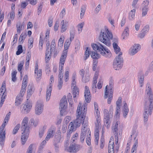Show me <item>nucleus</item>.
I'll list each match as a JSON object with an SVG mask.
<instances>
[{"label": "nucleus", "mask_w": 153, "mask_h": 153, "mask_svg": "<svg viewBox=\"0 0 153 153\" xmlns=\"http://www.w3.org/2000/svg\"><path fill=\"white\" fill-rule=\"evenodd\" d=\"M87 105L85 104H82L79 102L76 111V118L73 122L70 123L67 137H70L71 134L73 131L76 130L77 127H79L84 120L86 113Z\"/></svg>", "instance_id": "obj_1"}, {"label": "nucleus", "mask_w": 153, "mask_h": 153, "mask_svg": "<svg viewBox=\"0 0 153 153\" xmlns=\"http://www.w3.org/2000/svg\"><path fill=\"white\" fill-rule=\"evenodd\" d=\"M113 35L107 26H105L100 31L99 36V40L102 43L108 47L111 45V40L112 39Z\"/></svg>", "instance_id": "obj_2"}, {"label": "nucleus", "mask_w": 153, "mask_h": 153, "mask_svg": "<svg viewBox=\"0 0 153 153\" xmlns=\"http://www.w3.org/2000/svg\"><path fill=\"white\" fill-rule=\"evenodd\" d=\"M28 117H24L22 122L21 141L22 145L25 144L29 137L30 130V127L28 126Z\"/></svg>", "instance_id": "obj_3"}, {"label": "nucleus", "mask_w": 153, "mask_h": 153, "mask_svg": "<svg viewBox=\"0 0 153 153\" xmlns=\"http://www.w3.org/2000/svg\"><path fill=\"white\" fill-rule=\"evenodd\" d=\"M91 45L93 50L98 51L104 57L109 58L111 56L112 53L110 50L101 43L99 42L92 43Z\"/></svg>", "instance_id": "obj_4"}, {"label": "nucleus", "mask_w": 153, "mask_h": 153, "mask_svg": "<svg viewBox=\"0 0 153 153\" xmlns=\"http://www.w3.org/2000/svg\"><path fill=\"white\" fill-rule=\"evenodd\" d=\"M113 106L112 105H111L108 111L107 109H104L103 111L104 125L108 129L110 127L111 123L110 119L113 117Z\"/></svg>", "instance_id": "obj_5"}, {"label": "nucleus", "mask_w": 153, "mask_h": 153, "mask_svg": "<svg viewBox=\"0 0 153 153\" xmlns=\"http://www.w3.org/2000/svg\"><path fill=\"white\" fill-rule=\"evenodd\" d=\"M90 134L89 128L87 124L83 125L82 126L80 137V140L83 142L86 136H87L86 143L87 145L90 146L91 144V138L90 137Z\"/></svg>", "instance_id": "obj_6"}, {"label": "nucleus", "mask_w": 153, "mask_h": 153, "mask_svg": "<svg viewBox=\"0 0 153 153\" xmlns=\"http://www.w3.org/2000/svg\"><path fill=\"white\" fill-rule=\"evenodd\" d=\"M123 64V60L122 56H117L113 61V67L115 70L119 71L122 68Z\"/></svg>", "instance_id": "obj_7"}, {"label": "nucleus", "mask_w": 153, "mask_h": 153, "mask_svg": "<svg viewBox=\"0 0 153 153\" xmlns=\"http://www.w3.org/2000/svg\"><path fill=\"white\" fill-rule=\"evenodd\" d=\"M51 29L50 28H48L45 31L44 37H43V34L42 33L40 34V39L39 43V48L40 50H42V46L43 44L44 41L48 42L50 37V33Z\"/></svg>", "instance_id": "obj_8"}, {"label": "nucleus", "mask_w": 153, "mask_h": 153, "mask_svg": "<svg viewBox=\"0 0 153 153\" xmlns=\"http://www.w3.org/2000/svg\"><path fill=\"white\" fill-rule=\"evenodd\" d=\"M153 107V104L151 102H150V104L149 102V104L146 105L143 114L144 120L145 122L148 121L149 115H151L152 114Z\"/></svg>", "instance_id": "obj_9"}, {"label": "nucleus", "mask_w": 153, "mask_h": 153, "mask_svg": "<svg viewBox=\"0 0 153 153\" xmlns=\"http://www.w3.org/2000/svg\"><path fill=\"white\" fill-rule=\"evenodd\" d=\"M67 102L65 97H63L60 101L59 105L60 114L62 115H65L67 114Z\"/></svg>", "instance_id": "obj_10"}, {"label": "nucleus", "mask_w": 153, "mask_h": 153, "mask_svg": "<svg viewBox=\"0 0 153 153\" xmlns=\"http://www.w3.org/2000/svg\"><path fill=\"white\" fill-rule=\"evenodd\" d=\"M7 94L5 84L3 83L0 89V107H1L4 103L7 97Z\"/></svg>", "instance_id": "obj_11"}, {"label": "nucleus", "mask_w": 153, "mask_h": 153, "mask_svg": "<svg viewBox=\"0 0 153 153\" xmlns=\"http://www.w3.org/2000/svg\"><path fill=\"white\" fill-rule=\"evenodd\" d=\"M27 82L28 76L27 75H25L23 79L21 89L17 95L24 97L27 86Z\"/></svg>", "instance_id": "obj_12"}, {"label": "nucleus", "mask_w": 153, "mask_h": 153, "mask_svg": "<svg viewBox=\"0 0 153 153\" xmlns=\"http://www.w3.org/2000/svg\"><path fill=\"white\" fill-rule=\"evenodd\" d=\"M107 87L104 90V97L105 99L107 98V103L110 104L113 99V89H107Z\"/></svg>", "instance_id": "obj_13"}, {"label": "nucleus", "mask_w": 153, "mask_h": 153, "mask_svg": "<svg viewBox=\"0 0 153 153\" xmlns=\"http://www.w3.org/2000/svg\"><path fill=\"white\" fill-rule=\"evenodd\" d=\"M32 108V103L30 102H27L21 106L20 111L22 113L27 114L30 112Z\"/></svg>", "instance_id": "obj_14"}, {"label": "nucleus", "mask_w": 153, "mask_h": 153, "mask_svg": "<svg viewBox=\"0 0 153 153\" xmlns=\"http://www.w3.org/2000/svg\"><path fill=\"white\" fill-rule=\"evenodd\" d=\"M67 51H63L60 58L59 66V71L62 73L63 66L67 56Z\"/></svg>", "instance_id": "obj_15"}, {"label": "nucleus", "mask_w": 153, "mask_h": 153, "mask_svg": "<svg viewBox=\"0 0 153 153\" xmlns=\"http://www.w3.org/2000/svg\"><path fill=\"white\" fill-rule=\"evenodd\" d=\"M120 125V122L119 119H114L113 122L111 129L114 134L116 137L118 133V128Z\"/></svg>", "instance_id": "obj_16"}, {"label": "nucleus", "mask_w": 153, "mask_h": 153, "mask_svg": "<svg viewBox=\"0 0 153 153\" xmlns=\"http://www.w3.org/2000/svg\"><path fill=\"white\" fill-rule=\"evenodd\" d=\"M141 48L140 45L138 44L133 45L128 50V53L131 56H133L137 53Z\"/></svg>", "instance_id": "obj_17"}, {"label": "nucleus", "mask_w": 153, "mask_h": 153, "mask_svg": "<svg viewBox=\"0 0 153 153\" xmlns=\"http://www.w3.org/2000/svg\"><path fill=\"white\" fill-rule=\"evenodd\" d=\"M44 109V104L40 101H38L36 104L35 113L38 115H40L42 113Z\"/></svg>", "instance_id": "obj_18"}, {"label": "nucleus", "mask_w": 153, "mask_h": 153, "mask_svg": "<svg viewBox=\"0 0 153 153\" xmlns=\"http://www.w3.org/2000/svg\"><path fill=\"white\" fill-rule=\"evenodd\" d=\"M115 40V41L113 44V46L114 52L117 54H118L117 56H121L123 54V53L121 51L120 49L117 44L118 39H116Z\"/></svg>", "instance_id": "obj_19"}, {"label": "nucleus", "mask_w": 153, "mask_h": 153, "mask_svg": "<svg viewBox=\"0 0 153 153\" xmlns=\"http://www.w3.org/2000/svg\"><path fill=\"white\" fill-rule=\"evenodd\" d=\"M91 96L90 91L89 88L87 86H85L84 97L85 101L87 103H89L91 100Z\"/></svg>", "instance_id": "obj_20"}, {"label": "nucleus", "mask_w": 153, "mask_h": 153, "mask_svg": "<svg viewBox=\"0 0 153 153\" xmlns=\"http://www.w3.org/2000/svg\"><path fill=\"white\" fill-rule=\"evenodd\" d=\"M66 144L65 145V150L68 152L74 153L77 152L79 150V146L74 144L71 145L68 147H66Z\"/></svg>", "instance_id": "obj_21"}, {"label": "nucleus", "mask_w": 153, "mask_h": 153, "mask_svg": "<svg viewBox=\"0 0 153 153\" xmlns=\"http://www.w3.org/2000/svg\"><path fill=\"white\" fill-rule=\"evenodd\" d=\"M61 25L60 32L61 33H63L68 30L69 25V21L65 19L61 21Z\"/></svg>", "instance_id": "obj_22"}, {"label": "nucleus", "mask_w": 153, "mask_h": 153, "mask_svg": "<svg viewBox=\"0 0 153 153\" xmlns=\"http://www.w3.org/2000/svg\"><path fill=\"white\" fill-rule=\"evenodd\" d=\"M10 112H9L6 116L3 122L0 127V131L5 132L4 127L7 124L10 117Z\"/></svg>", "instance_id": "obj_23"}, {"label": "nucleus", "mask_w": 153, "mask_h": 153, "mask_svg": "<svg viewBox=\"0 0 153 153\" xmlns=\"http://www.w3.org/2000/svg\"><path fill=\"white\" fill-rule=\"evenodd\" d=\"M34 74L35 76L36 77L37 80H39L41 78L42 75V70L39 69L38 65L37 64H36L35 66L34 70Z\"/></svg>", "instance_id": "obj_24"}, {"label": "nucleus", "mask_w": 153, "mask_h": 153, "mask_svg": "<svg viewBox=\"0 0 153 153\" xmlns=\"http://www.w3.org/2000/svg\"><path fill=\"white\" fill-rule=\"evenodd\" d=\"M34 90V89L33 84L32 83L29 84L27 87V100H29L33 93Z\"/></svg>", "instance_id": "obj_25"}, {"label": "nucleus", "mask_w": 153, "mask_h": 153, "mask_svg": "<svg viewBox=\"0 0 153 153\" xmlns=\"http://www.w3.org/2000/svg\"><path fill=\"white\" fill-rule=\"evenodd\" d=\"M55 127L53 126L51 127L49 129L47 135L45 138L46 141H48L50 138L53 137V134L55 132Z\"/></svg>", "instance_id": "obj_26"}, {"label": "nucleus", "mask_w": 153, "mask_h": 153, "mask_svg": "<svg viewBox=\"0 0 153 153\" xmlns=\"http://www.w3.org/2000/svg\"><path fill=\"white\" fill-rule=\"evenodd\" d=\"M129 26H126L121 35V37L123 39H126L129 36Z\"/></svg>", "instance_id": "obj_27"}, {"label": "nucleus", "mask_w": 153, "mask_h": 153, "mask_svg": "<svg viewBox=\"0 0 153 153\" xmlns=\"http://www.w3.org/2000/svg\"><path fill=\"white\" fill-rule=\"evenodd\" d=\"M149 26L148 25H146L144 26L139 35V37L140 38H143L149 32Z\"/></svg>", "instance_id": "obj_28"}, {"label": "nucleus", "mask_w": 153, "mask_h": 153, "mask_svg": "<svg viewBox=\"0 0 153 153\" xmlns=\"http://www.w3.org/2000/svg\"><path fill=\"white\" fill-rule=\"evenodd\" d=\"M94 115L95 118H100V113L99 110V108L97 103L94 102Z\"/></svg>", "instance_id": "obj_29"}, {"label": "nucleus", "mask_w": 153, "mask_h": 153, "mask_svg": "<svg viewBox=\"0 0 153 153\" xmlns=\"http://www.w3.org/2000/svg\"><path fill=\"white\" fill-rule=\"evenodd\" d=\"M114 138L113 137L110 138L108 145L109 153H114Z\"/></svg>", "instance_id": "obj_30"}, {"label": "nucleus", "mask_w": 153, "mask_h": 153, "mask_svg": "<svg viewBox=\"0 0 153 153\" xmlns=\"http://www.w3.org/2000/svg\"><path fill=\"white\" fill-rule=\"evenodd\" d=\"M123 105L122 108V111L123 116L126 118L128 114L129 111V109L127 104L125 102H123Z\"/></svg>", "instance_id": "obj_31"}, {"label": "nucleus", "mask_w": 153, "mask_h": 153, "mask_svg": "<svg viewBox=\"0 0 153 153\" xmlns=\"http://www.w3.org/2000/svg\"><path fill=\"white\" fill-rule=\"evenodd\" d=\"M62 73H61L59 71V80L58 85V88L59 90L61 89L62 86L63 85V76Z\"/></svg>", "instance_id": "obj_32"}, {"label": "nucleus", "mask_w": 153, "mask_h": 153, "mask_svg": "<svg viewBox=\"0 0 153 153\" xmlns=\"http://www.w3.org/2000/svg\"><path fill=\"white\" fill-rule=\"evenodd\" d=\"M136 10L133 9L131 10L128 14V19L130 21L134 20L135 19Z\"/></svg>", "instance_id": "obj_33"}, {"label": "nucleus", "mask_w": 153, "mask_h": 153, "mask_svg": "<svg viewBox=\"0 0 153 153\" xmlns=\"http://www.w3.org/2000/svg\"><path fill=\"white\" fill-rule=\"evenodd\" d=\"M74 100L78 96L79 90L76 86L71 87Z\"/></svg>", "instance_id": "obj_34"}, {"label": "nucleus", "mask_w": 153, "mask_h": 153, "mask_svg": "<svg viewBox=\"0 0 153 153\" xmlns=\"http://www.w3.org/2000/svg\"><path fill=\"white\" fill-rule=\"evenodd\" d=\"M5 132L0 131V144L2 146L4 145L5 140Z\"/></svg>", "instance_id": "obj_35"}, {"label": "nucleus", "mask_w": 153, "mask_h": 153, "mask_svg": "<svg viewBox=\"0 0 153 153\" xmlns=\"http://www.w3.org/2000/svg\"><path fill=\"white\" fill-rule=\"evenodd\" d=\"M95 129H100L101 127V118H95Z\"/></svg>", "instance_id": "obj_36"}, {"label": "nucleus", "mask_w": 153, "mask_h": 153, "mask_svg": "<svg viewBox=\"0 0 153 153\" xmlns=\"http://www.w3.org/2000/svg\"><path fill=\"white\" fill-rule=\"evenodd\" d=\"M65 39V36L64 35L60 36L58 42V47L59 49L61 48L62 47Z\"/></svg>", "instance_id": "obj_37"}, {"label": "nucleus", "mask_w": 153, "mask_h": 153, "mask_svg": "<svg viewBox=\"0 0 153 153\" xmlns=\"http://www.w3.org/2000/svg\"><path fill=\"white\" fill-rule=\"evenodd\" d=\"M146 93L149 97H152V91L151 88V85L149 83H147V84L146 88Z\"/></svg>", "instance_id": "obj_38"}, {"label": "nucleus", "mask_w": 153, "mask_h": 153, "mask_svg": "<svg viewBox=\"0 0 153 153\" xmlns=\"http://www.w3.org/2000/svg\"><path fill=\"white\" fill-rule=\"evenodd\" d=\"M91 56L94 59H100L101 57V55L97 52L94 51H91Z\"/></svg>", "instance_id": "obj_39"}, {"label": "nucleus", "mask_w": 153, "mask_h": 153, "mask_svg": "<svg viewBox=\"0 0 153 153\" xmlns=\"http://www.w3.org/2000/svg\"><path fill=\"white\" fill-rule=\"evenodd\" d=\"M91 48L89 47H87L85 48V56L84 57V60H86L91 54Z\"/></svg>", "instance_id": "obj_40"}, {"label": "nucleus", "mask_w": 153, "mask_h": 153, "mask_svg": "<svg viewBox=\"0 0 153 153\" xmlns=\"http://www.w3.org/2000/svg\"><path fill=\"white\" fill-rule=\"evenodd\" d=\"M23 97L17 95L15 100V105L16 106L19 105L22 102Z\"/></svg>", "instance_id": "obj_41"}, {"label": "nucleus", "mask_w": 153, "mask_h": 153, "mask_svg": "<svg viewBox=\"0 0 153 153\" xmlns=\"http://www.w3.org/2000/svg\"><path fill=\"white\" fill-rule=\"evenodd\" d=\"M27 37V35L25 33H22L19 39V44H22Z\"/></svg>", "instance_id": "obj_42"}, {"label": "nucleus", "mask_w": 153, "mask_h": 153, "mask_svg": "<svg viewBox=\"0 0 153 153\" xmlns=\"http://www.w3.org/2000/svg\"><path fill=\"white\" fill-rule=\"evenodd\" d=\"M120 108L116 107L115 115L114 116V119H119L120 115Z\"/></svg>", "instance_id": "obj_43"}, {"label": "nucleus", "mask_w": 153, "mask_h": 153, "mask_svg": "<svg viewBox=\"0 0 153 153\" xmlns=\"http://www.w3.org/2000/svg\"><path fill=\"white\" fill-rule=\"evenodd\" d=\"M100 129H95L94 132L95 141L96 144H98L99 139V132Z\"/></svg>", "instance_id": "obj_44"}, {"label": "nucleus", "mask_w": 153, "mask_h": 153, "mask_svg": "<svg viewBox=\"0 0 153 153\" xmlns=\"http://www.w3.org/2000/svg\"><path fill=\"white\" fill-rule=\"evenodd\" d=\"M68 100L69 103V107L71 109L74 108L73 102L72 100V97L70 94L68 95Z\"/></svg>", "instance_id": "obj_45"}, {"label": "nucleus", "mask_w": 153, "mask_h": 153, "mask_svg": "<svg viewBox=\"0 0 153 153\" xmlns=\"http://www.w3.org/2000/svg\"><path fill=\"white\" fill-rule=\"evenodd\" d=\"M76 74L74 73L73 74L72 77L71 87L76 86Z\"/></svg>", "instance_id": "obj_46"}, {"label": "nucleus", "mask_w": 153, "mask_h": 153, "mask_svg": "<svg viewBox=\"0 0 153 153\" xmlns=\"http://www.w3.org/2000/svg\"><path fill=\"white\" fill-rule=\"evenodd\" d=\"M53 52H52L51 51H49L47 50L45 57V61L46 62H48L50 59L51 58V54Z\"/></svg>", "instance_id": "obj_47"}, {"label": "nucleus", "mask_w": 153, "mask_h": 153, "mask_svg": "<svg viewBox=\"0 0 153 153\" xmlns=\"http://www.w3.org/2000/svg\"><path fill=\"white\" fill-rule=\"evenodd\" d=\"M84 25V23L83 22L77 25L76 27L77 29L78 33H80L82 32Z\"/></svg>", "instance_id": "obj_48"}, {"label": "nucleus", "mask_w": 153, "mask_h": 153, "mask_svg": "<svg viewBox=\"0 0 153 153\" xmlns=\"http://www.w3.org/2000/svg\"><path fill=\"white\" fill-rule=\"evenodd\" d=\"M24 26L20 23H18L16 25L17 31L18 33H20L21 30L24 29Z\"/></svg>", "instance_id": "obj_49"}, {"label": "nucleus", "mask_w": 153, "mask_h": 153, "mask_svg": "<svg viewBox=\"0 0 153 153\" xmlns=\"http://www.w3.org/2000/svg\"><path fill=\"white\" fill-rule=\"evenodd\" d=\"M54 77L52 75L51 76L50 79L49 85L48 86L47 88L52 89V87L54 82Z\"/></svg>", "instance_id": "obj_50"}, {"label": "nucleus", "mask_w": 153, "mask_h": 153, "mask_svg": "<svg viewBox=\"0 0 153 153\" xmlns=\"http://www.w3.org/2000/svg\"><path fill=\"white\" fill-rule=\"evenodd\" d=\"M70 41L69 40H66L64 44V49L63 51H65L68 52V49L71 43Z\"/></svg>", "instance_id": "obj_51"}, {"label": "nucleus", "mask_w": 153, "mask_h": 153, "mask_svg": "<svg viewBox=\"0 0 153 153\" xmlns=\"http://www.w3.org/2000/svg\"><path fill=\"white\" fill-rule=\"evenodd\" d=\"M52 89L47 88L46 95V101H48L50 98Z\"/></svg>", "instance_id": "obj_52"}, {"label": "nucleus", "mask_w": 153, "mask_h": 153, "mask_svg": "<svg viewBox=\"0 0 153 153\" xmlns=\"http://www.w3.org/2000/svg\"><path fill=\"white\" fill-rule=\"evenodd\" d=\"M75 34V30L74 28L72 30H71L70 32V38L69 39H67V40H69V41L71 42L74 39Z\"/></svg>", "instance_id": "obj_53"}, {"label": "nucleus", "mask_w": 153, "mask_h": 153, "mask_svg": "<svg viewBox=\"0 0 153 153\" xmlns=\"http://www.w3.org/2000/svg\"><path fill=\"white\" fill-rule=\"evenodd\" d=\"M56 41L55 39H53L51 45V51L52 52H54L56 51Z\"/></svg>", "instance_id": "obj_54"}, {"label": "nucleus", "mask_w": 153, "mask_h": 153, "mask_svg": "<svg viewBox=\"0 0 153 153\" xmlns=\"http://www.w3.org/2000/svg\"><path fill=\"white\" fill-rule=\"evenodd\" d=\"M149 10V8L142 7V16L144 17L147 14Z\"/></svg>", "instance_id": "obj_55"}, {"label": "nucleus", "mask_w": 153, "mask_h": 153, "mask_svg": "<svg viewBox=\"0 0 153 153\" xmlns=\"http://www.w3.org/2000/svg\"><path fill=\"white\" fill-rule=\"evenodd\" d=\"M138 142L137 140H136L134 143L132 148L131 150V153H136L137 149V147Z\"/></svg>", "instance_id": "obj_56"}, {"label": "nucleus", "mask_w": 153, "mask_h": 153, "mask_svg": "<svg viewBox=\"0 0 153 153\" xmlns=\"http://www.w3.org/2000/svg\"><path fill=\"white\" fill-rule=\"evenodd\" d=\"M82 80L83 82H88L90 79V75L86 73L84 76H83Z\"/></svg>", "instance_id": "obj_57"}, {"label": "nucleus", "mask_w": 153, "mask_h": 153, "mask_svg": "<svg viewBox=\"0 0 153 153\" xmlns=\"http://www.w3.org/2000/svg\"><path fill=\"white\" fill-rule=\"evenodd\" d=\"M69 70L66 69L64 73V80L65 82H67L69 80Z\"/></svg>", "instance_id": "obj_58"}, {"label": "nucleus", "mask_w": 153, "mask_h": 153, "mask_svg": "<svg viewBox=\"0 0 153 153\" xmlns=\"http://www.w3.org/2000/svg\"><path fill=\"white\" fill-rule=\"evenodd\" d=\"M33 41L34 40L33 38L31 37L29 39L28 43V47L29 49H31L33 47Z\"/></svg>", "instance_id": "obj_59"}, {"label": "nucleus", "mask_w": 153, "mask_h": 153, "mask_svg": "<svg viewBox=\"0 0 153 153\" xmlns=\"http://www.w3.org/2000/svg\"><path fill=\"white\" fill-rule=\"evenodd\" d=\"M24 63V61H23L19 62L18 63V70L20 72L21 76L22 74V72H21V71L23 67Z\"/></svg>", "instance_id": "obj_60"}, {"label": "nucleus", "mask_w": 153, "mask_h": 153, "mask_svg": "<svg viewBox=\"0 0 153 153\" xmlns=\"http://www.w3.org/2000/svg\"><path fill=\"white\" fill-rule=\"evenodd\" d=\"M141 25V22L140 21H137L135 22L134 25L135 30L136 31L139 30Z\"/></svg>", "instance_id": "obj_61"}, {"label": "nucleus", "mask_w": 153, "mask_h": 153, "mask_svg": "<svg viewBox=\"0 0 153 153\" xmlns=\"http://www.w3.org/2000/svg\"><path fill=\"white\" fill-rule=\"evenodd\" d=\"M34 149L33 145L31 144L28 147L26 153H34Z\"/></svg>", "instance_id": "obj_62"}, {"label": "nucleus", "mask_w": 153, "mask_h": 153, "mask_svg": "<svg viewBox=\"0 0 153 153\" xmlns=\"http://www.w3.org/2000/svg\"><path fill=\"white\" fill-rule=\"evenodd\" d=\"M144 77L143 76H140L139 78V82L140 87H142L143 85Z\"/></svg>", "instance_id": "obj_63"}, {"label": "nucleus", "mask_w": 153, "mask_h": 153, "mask_svg": "<svg viewBox=\"0 0 153 153\" xmlns=\"http://www.w3.org/2000/svg\"><path fill=\"white\" fill-rule=\"evenodd\" d=\"M103 82V80L102 79H99L97 86V88L98 89H100L102 88V86Z\"/></svg>", "instance_id": "obj_64"}]
</instances>
